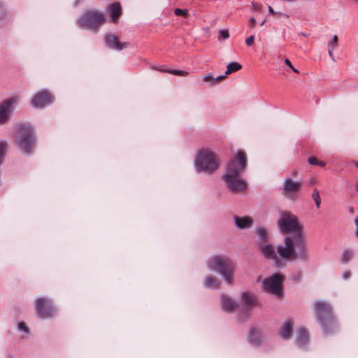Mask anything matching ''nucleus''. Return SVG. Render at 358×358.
<instances>
[{
    "label": "nucleus",
    "instance_id": "obj_31",
    "mask_svg": "<svg viewBox=\"0 0 358 358\" xmlns=\"http://www.w3.org/2000/svg\"><path fill=\"white\" fill-rule=\"evenodd\" d=\"M308 162L309 164L312 165H317L319 166L323 167L325 166V163L323 162H320L318 159L315 157H310L308 158Z\"/></svg>",
    "mask_w": 358,
    "mask_h": 358
},
{
    "label": "nucleus",
    "instance_id": "obj_14",
    "mask_svg": "<svg viewBox=\"0 0 358 358\" xmlns=\"http://www.w3.org/2000/svg\"><path fill=\"white\" fill-rule=\"evenodd\" d=\"M258 251L266 259H273L275 264L278 265V257L275 252V248L270 243H265L258 245Z\"/></svg>",
    "mask_w": 358,
    "mask_h": 358
},
{
    "label": "nucleus",
    "instance_id": "obj_38",
    "mask_svg": "<svg viewBox=\"0 0 358 358\" xmlns=\"http://www.w3.org/2000/svg\"><path fill=\"white\" fill-rule=\"evenodd\" d=\"M268 12H269V13H272L273 15L279 14V15H285L287 17H289L287 15H286V14H283V13H281V12H278V13H277V12H275V11L273 10V8H272L271 6H269L268 7Z\"/></svg>",
    "mask_w": 358,
    "mask_h": 358
},
{
    "label": "nucleus",
    "instance_id": "obj_13",
    "mask_svg": "<svg viewBox=\"0 0 358 358\" xmlns=\"http://www.w3.org/2000/svg\"><path fill=\"white\" fill-rule=\"evenodd\" d=\"M17 101V97L5 99L0 104V124H4L10 117L13 106Z\"/></svg>",
    "mask_w": 358,
    "mask_h": 358
},
{
    "label": "nucleus",
    "instance_id": "obj_42",
    "mask_svg": "<svg viewBox=\"0 0 358 358\" xmlns=\"http://www.w3.org/2000/svg\"><path fill=\"white\" fill-rule=\"evenodd\" d=\"M285 64L288 66L289 67H290L292 64L290 62V60L289 59H285Z\"/></svg>",
    "mask_w": 358,
    "mask_h": 358
},
{
    "label": "nucleus",
    "instance_id": "obj_22",
    "mask_svg": "<svg viewBox=\"0 0 358 358\" xmlns=\"http://www.w3.org/2000/svg\"><path fill=\"white\" fill-rule=\"evenodd\" d=\"M257 234L258 236L257 240V246L262 244L267 243L268 234L266 229L263 227H258L257 229Z\"/></svg>",
    "mask_w": 358,
    "mask_h": 358
},
{
    "label": "nucleus",
    "instance_id": "obj_21",
    "mask_svg": "<svg viewBox=\"0 0 358 358\" xmlns=\"http://www.w3.org/2000/svg\"><path fill=\"white\" fill-rule=\"evenodd\" d=\"M308 341V336L306 331L303 329H298L296 332V343L299 346H304Z\"/></svg>",
    "mask_w": 358,
    "mask_h": 358
},
{
    "label": "nucleus",
    "instance_id": "obj_5",
    "mask_svg": "<svg viewBox=\"0 0 358 358\" xmlns=\"http://www.w3.org/2000/svg\"><path fill=\"white\" fill-rule=\"evenodd\" d=\"M194 165L198 172L213 173L218 169L220 161L215 153L210 149H203L198 153Z\"/></svg>",
    "mask_w": 358,
    "mask_h": 358
},
{
    "label": "nucleus",
    "instance_id": "obj_36",
    "mask_svg": "<svg viewBox=\"0 0 358 358\" xmlns=\"http://www.w3.org/2000/svg\"><path fill=\"white\" fill-rule=\"evenodd\" d=\"M257 24V20L254 17H250L248 21V26L252 29L255 28Z\"/></svg>",
    "mask_w": 358,
    "mask_h": 358
},
{
    "label": "nucleus",
    "instance_id": "obj_23",
    "mask_svg": "<svg viewBox=\"0 0 358 358\" xmlns=\"http://www.w3.org/2000/svg\"><path fill=\"white\" fill-rule=\"evenodd\" d=\"M204 286L210 289H217L220 287V282L214 276H207L204 280Z\"/></svg>",
    "mask_w": 358,
    "mask_h": 358
},
{
    "label": "nucleus",
    "instance_id": "obj_34",
    "mask_svg": "<svg viewBox=\"0 0 358 358\" xmlns=\"http://www.w3.org/2000/svg\"><path fill=\"white\" fill-rule=\"evenodd\" d=\"M18 329L20 331H24V333L29 332L27 327L26 326L25 323L22 322L18 323Z\"/></svg>",
    "mask_w": 358,
    "mask_h": 358
},
{
    "label": "nucleus",
    "instance_id": "obj_28",
    "mask_svg": "<svg viewBox=\"0 0 358 358\" xmlns=\"http://www.w3.org/2000/svg\"><path fill=\"white\" fill-rule=\"evenodd\" d=\"M7 142L5 141H0V166L2 164L3 158L6 153Z\"/></svg>",
    "mask_w": 358,
    "mask_h": 358
},
{
    "label": "nucleus",
    "instance_id": "obj_15",
    "mask_svg": "<svg viewBox=\"0 0 358 358\" xmlns=\"http://www.w3.org/2000/svg\"><path fill=\"white\" fill-rule=\"evenodd\" d=\"M104 41L108 48L122 50L129 46L128 42L120 43L117 37L112 34H108L104 38Z\"/></svg>",
    "mask_w": 358,
    "mask_h": 358
},
{
    "label": "nucleus",
    "instance_id": "obj_24",
    "mask_svg": "<svg viewBox=\"0 0 358 358\" xmlns=\"http://www.w3.org/2000/svg\"><path fill=\"white\" fill-rule=\"evenodd\" d=\"M241 300H242L243 303L248 307H251L256 303L255 299L249 292L242 293Z\"/></svg>",
    "mask_w": 358,
    "mask_h": 358
},
{
    "label": "nucleus",
    "instance_id": "obj_32",
    "mask_svg": "<svg viewBox=\"0 0 358 358\" xmlns=\"http://www.w3.org/2000/svg\"><path fill=\"white\" fill-rule=\"evenodd\" d=\"M338 36L336 35H334L333 36L332 41L329 42L328 48L336 49V48L338 46Z\"/></svg>",
    "mask_w": 358,
    "mask_h": 358
},
{
    "label": "nucleus",
    "instance_id": "obj_2",
    "mask_svg": "<svg viewBox=\"0 0 358 358\" xmlns=\"http://www.w3.org/2000/svg\"><path fill=\"white\" fill-rule=\"evenodd\" d=\"M276 250L280 257L285 259L305 262L310 257L305 234L287 236L285 245H278Z\"/></svg>",
    "mask_w": 358,
    "mask_h": 358
},
{
    "label": "nucleus",
    "instance_id": "obj_10",
    "mask_svg": "<svg viewBox=\"0 0 358 358\" xmlns=\"http://www.w3.org/2000/svg\"><path fill=\"white\" fill-rule=\"evenodd\" d=\"M282 276L275 273L264 280L263 288L266 292L280 297L282 293Z\"/></svg>",
    "mask_w": 358,
    "mask_h": 358
},
{
    "label": "nucleus",
    "instance_id": "obj_6",
    "mask_svg": "<svg viewBox=\"0 0 358 358\" xmlns=\"http://www.w3.org/2000/svg\"><path fill=\"white\" fill-rule=\"evenodd\" d=\"M15 142L25 154H29L34 148L35 139L33 129L26 124H19L16 127Z\"/></svg>",
    "mask_w": 358,
    "mask_h": 358
},
{
    "label": "nucleus",
    "instance_id": "obj_27",
    "mask_svg": "<svg viewBox=\"0 0 358 358\" xmlns=\"http://www.w3.org/2000/svg\"><path fill=\"white\" fill-rule=\"evenodd\" d=\"M225 78V76H219L216 78H213L211 73H208L203 76V80L204 82H210L211 84H215L216 81L222 80Z\"/></svg>",
    "mask_w": 358,
    "mask_h": 358
},
{
    "label": "nucleus",
    "instance_id": "obj_49",
    "mask_svg": "<svg viewBox=\"0 0 358 358\" xmlns=\"http://www.w3.org/2000/svg\"><path fill=\"white\" fill-rule=\"evenodd\" d=\"M297 173H298V172L296 171H293L294 175H296Z\"/></svg>",
    "mask_w": 358,
    "mask_h": 358
},
{
    "label": "nucleus",
    "instance_id": "obj_45",
    "mask_svg": "<svg viewBox=\"0 0 358 358\" xmlns=\"http://www.w3.org/2000/svg\"><path fill=\"white\" fill-rule=\"evenodd\" d=\"M289 68H290V69H291L294 72L297 73H299V71H298L296 69H295L292 65Z\"/></svg>",
    "mask_w": 358,
    "mask_h": 358
},
{
    "label": "nucleus",
    "instance_id": "obj_50",
    "mask_svg": "<svg viewBox=\"0 0 358 358\" xmlns=\"http://www.w3.org/2000/svg\"><path fill=\"white\" fill-rule=\"evenodd\" d=\"M301 34H302L303 36H306L305 33H302Z\"/></svg>",
    "mask_w": 358,
    "mask_h": 358
},
{
    "label": "nucleus",
    "instance_id": "obj_30",
    "mask_svg": "<svg viewBox=\"0 0 358 358\" xmlns=\"http://www.w3.org/2000/svg\"><path fill=\"white\" fill-rule=\"evenodd\" d=\"M312 199L314 200L316 207L319 208L320 207L321 199L319 191L317 189H313L312 193Z\"/></svg>",
    "mask_w": 358,
    "mask_h": 358
},
{
    "label": "nucleus",
    "instance_id": "obj_44",
    "mask_svg": "<svg viewBox=\"0 0 358 358\" xmlns=\"http://www.w3.org/2000/svg\"><path fill=\"white\" fill-rule=\"evenodd\" d=\"M289 68H290V69H291L294 72L297 73H299V71H298L296 69H295L292 65Z\"/></svg>",
    "mask_w": 358,
    "mask_h": 358
},
{
    "label": "nucleus",
    "instance_id": "obj_16",
    "mask_svg": "<svg viewBox=\"0 0 358 358\" xmlns=\"http://www.w3.org/2000/svg\"><path fill=\"white\" fill-rule=\"evenodd\" d=\"M108 12L111 15V20L113 22H116L122 14V8L119 2L111 3L108 6Z\"/></svg>",
    "mask_w": 358,
    "mask_h": 358
},
{
    "label": "nucleus",
    "instance_id": "obj_35",
    "mask_svg": "<svg viewBox=\"0 0 358 358\" xmlns=\"http://www.w3.org/2000/svg\"><path fill=\"white\" fill-rule=\"evenodd\" d=\"M220 37L222 39H227L229 37V31L227 29H222L220 31Z\"/></svg>",
    "mask_w": 358,
    "mask_h": 358
},
{
    "label": "nucleus",
    "instance_id": "obj_41",
    "mask_svg": "<svg viewBox=\"0 0 358 358\" xmlns=\"http://www.w3.org/2000/svg\"><path fill=\"white\" fill-rule=\"evenodd\" d=\"M350 275H351V273L350 271H345L343 274V279L347 280L350 277Z\"/></svg>",
    "mask_w": 358,
    "mask_h": 358
},
{
    "label": "nucleus",
    "instance_id": "obj_26",
    "mask_svg": "<svg viewBox=\"0 0 358 358\" xmlns=\"http://www.w3.org/2000/svg\"><path fill=\"white\" fill-rule=\"evenodd\" d=\"M241 68H242V66L238 62L229 63L227 66V71L224 76H225V77H226L227 75H229L231 73L236 72V71L240 70Z\"/></svg>",
    "mask_w": 358,
    "mask_h": 358
},
{
    "label": "nucleus",
    "instance_id": "obj_29",
    "mask_svg": "<svg viewBox=\"0 0 358 358\" xmlns=\"http://www.w3.org/2000/svg\"><path fill=\"white\" fill-rule=\"evenodd\" d=\"M352 257V252L349 250H345L341 255V260L343 264H347Z\"/></svg>",
    "mask_w": 358,
    "mask_h": 358
},
{
    "label": "nucleus",
    "instance_id": "obj_37",
    "mask_svg": "<svg viewBox=\"0 0 358 358\" xmlns=\"http://www.w3.org/2000/svg\"><path fill=\"white\" fill-rule=\"evenodd\" d=\"M254 41L255 36L252 35L245 39V43L248 46H251L254 43Z\"/></svg>",
    "mask_w": 358,
    "mask_h": 358
},
{
    "label": "nucleus",
    "instance_id": "obj_4",
    "mask_svg": "<svg viewBox=\"0 0 358 358\" xmlns=\"http://www.w3.org/2000/svg\"><path fill=\"white\" fill-rule=\"evenodd\" d=\"M278 227L280 231L289 234L287 236L304 234L303 224L299 222L298 217L294 214L290 212L283 211L280 213Z\"/></svg>",
    "mask_w": 358,
    "mask_h": 358
},
{
    "label": "nucleus",
    "instance_id": "obj_46",
    "mask_svg": "<svg viewBox=\"0 0 358 358\" xmlns=\"http://www.w3.org/2000/svg\"><path fill=\"white\" fill-rule=\"evenodd\" d=\"M266 22V20H264L261 23L259 24L260 26H263Z\"/></svg>",
    "mask_w": 358,
    "mask_h": 358
},
{
    "label": "nucleus",
    "instance_id": "obj_39",
    "mask_svg": "<svg viewBox=\"0 0 358 358\" xmlns=\"http://www.w3.org/2000/svg\"><path fill=\"white\" fill-rule=\"evenodd\" d=\"M6 15V11L4 7L0 3V20H2Z\"/></svg>",
    "mask_w": 358,
    "mask_h": 358
},
{
    "label": "nucleus",
    "instance_id": "obj_47",
    "mask_svg": "<svg viewBox=\"0 0 358 358\" xmlns=\"http://www.w3.org/2000/svg\"><path fill=\"white\" fill-rule=\"evenodd\" d=\"M353 164L357 168H358V162H353Z\"/></svg>",
    "mask_w": 358,
    "mask_h": 358
},
{
    "label": "nucleus",
    "instance_id": "obj_48",
    "mask_svg": "<svg viewBox=\"0 0 358 358\" xmlns=\"http://www.w3.org/2000/svg\"><path fill=\"white\" fill-rule=\"evenodd\" d=\"M356 189H357V190L358 191V180H357V182H356Z\"/></svg>",
    "mask_w": 358,
    "mask_h": 358
},
{
    "label": "nucleus",
    "instance_id": "obj_43",
    "mask_svg": "<svg viewBox=\"0 0 358 358\" xmlns=\"http://www.w3.org/2000/svg\"><path fill=\"white\" fill-rule=\"evenodd\" d=\"M316 182H317V181H316V180H315V178H312V179H310V180L309 183H310V185H314V184H315V183H316Z\"/></svg>",
    "mask_w": 358,
    "mask_h": 358
},
{
    "label": "nucleus",
    "instance_id": "obj_7",
    "mask_svg": "<svg viewBox=\"0 0 358 358\" xmlns=\"http://www.w3.org/2000/svg\"><path fill=\"white\" fill-rule=\"evenodd\" d=\"M317 322L322 327L325 333H329L335 326L332 308L331 306L323 301H317L313 303Z\"/></svg>",
    "mask_w": 358,
    "mask_h": 358
},
{
    "label": "nucleus",
    "instance_id": "obj_12",
    "mask_svg": "<svg viewBox=\"0 0 358 358\" xmlns=\"http://www.w3.org/2000/svg\"><path fill=\"white\" fill-rule=\"evenodd\" d=\"M53 102V97L47 90H43L36 93L31 104L34 108H42Z\"/></svg>",
    "mask_w": 358,
    "mask_h": 358
},
{
    "label": "nucleus",
    "instance_id": "obj_20",
    "mask_svg": "<svg viewBox=\"0 0 358 358\" xmlns=\"http://www.w3.org/2000/svg\"><path fill=\"white\" fill-rule=\"evenodd\" d=\"M294 323L291 320H287L285 322L282 329L280 331V337L284 339H288L292 332Z\"/></svg>",
    "mask_w": 358,
    "mask_h": 358
},
{
    "label": "nucleus",
    "instance_id": "obj_11",
    "mask_svg": "<svg viewBox=\"0 0 358 358\" xmlns=\"http://www.w3.org/2000/svg\"><path fill=\"white\" fill-rule=\"evenodd\" d=\"M36 311L41 319H49L55 312L51 300L45 297H40L36 301Z\"/></svg>",
    "mask_w": 358,
    "mask_h": 358
},
{
    "label": "nucleus",
    "instance_id": "obj_19",
    "mask_svg": "<svg viewBox=\"0 0 358 358\" xmlns=\"http://www.w3.org/2000/svg\"><path fill=\"white\" fill-rule=\"evenodd\" d=\"M262 340V334L258 329H252L250 331L248 341L250 344L257 345L261 343Z\"/></svg>",
    "mask_w": 358,
    "mask_h": 358
},
{
    "label": "nucleus",
    "instance_id": "obj_1",
    "mask_svg": "<svg viewBox=\"0 0 358 358\" xmlns=\"http://www.w3.org/2000/svg\"><path fill=\"white\" fill-rule=\"evenodd\" d=\"M246 167V154L242 150H238L234 158L228 162L226 172L222 176L223 180L232 192H242L246 189L247 184L241 177Z\"/></svg>",
    "mask_w": 358,
    "mask_h": 358
},
{
    "label": "nucleus",
    "instance_id": "obj_9",
    "mask_svg": "<svg viewBox=\"0 0 358 358\" xmlns=\"http://www.w3.org/2000/svg\"><path fill=\"white\" fill-rule=\"evenodd\" d=\"M302 187L301 180L295 181L291 178H285L281 187L282 194L288 200L296 201L299 198Z\"/></svg>",
    "mask_w": 358,
    "mask_h": 358
},
{
    "label": "nucleus",
    "instance_id": "obj_3",
    "mask_svg": "<svg viewBox=\"0 0 358 358\" xmlns=\"http://www.w3.org/2000/svg\"><path fill=\"white\" fill-rule=\"evenodd\" d=\"M208 269L218 272L228 285L231 284L234 272V264L231 260L222 256H215L207 263Z\"/></svg>",
    "mask_w": 358,
    "mask_h": 358
},
{
    "label": "nucleus",
    "instance_id": "obj_33",
    "mask_svg": "<svg viewBox=\"0 0 358 358\" xmlns=\"http://www.w3.org/2000/svg\"><path fill=\"white\" fill-rule=\"evenodd\" d=\"M174 13L177 16H186L187 15V10L176 8Z\"/></svg>",
    "mask_w": 358,
    "mask_h": 358
},
{
    "label": "nucleus",
    "instance_id": "obj_8",
    "mask_svg": "<svg viewBox=\"0 0 358 358\" xmlns=\"http://www.w3.org/2000/svg\"><path fill=\"white\" fill-rule=\"evenodd\" d=\"M105 20L102 13L96 10H87L79 18L80 27L92 30L96 29Z\"/></svg>",
    "mask_w": 358,
    "mask_h": 358
},
{
    "label": "nucleus",
    "instance_id": "obj_25",
    "mask_svg": "<svg viewBox=\"0 0 358 358\" xmlns=\"http://www.w3.org/2000/svg\"><path fill=\"white\" fill-rule=\"evenodd\" d=\"M155 69L161 72H166L171 74H173L176 76H186L188 74V72L186 71H182V70H167L164 68V66H157L154 68Z\"/></svg>",
    "mask_w": 358,
    "mask_h": 358
},
{
    "label": "nucleus",
    "instance_id": "obj_40",
    "mask_svg": "<svg viewBox=\"0 0 358 358\" xmlns=\"http://www.w3.org/2000/svg\"><path fill=\"white\" fill-rule=\"evenodd\" d=\"M328 50H329V57L331 58V59L333 61H335V59H334V55H333V52H334L335 49L328 48Z\"/></svg>",
    "mask_w": 358,
    "mask_h": 358
},
{
    "label": "nucleus",
    "instance_id": "obj_18",
    "mask_svg": "<svg viewBox=\"0 0 358 358\" xmlns=\"http://www.w3.org/2000/svg\"><path fill=\"white\" fill-rule=\"evenodd\" d=\"M221 304L222 309L227 312H231L238 304L233 301L230 297L227 295L221 296Z\"/></svg>",
    "mask_w": 358,
    "mask_h": 358
},
{
    "label": "nucleus",
    "instance_id": "obj_17",
    "mask_svg": "<svg viewBox=\"0 0 358 358\" xmlns=\"http://www.w3.org/2000/svg\"><path fill=\"white\" fill-rule=\"evenodd\" d=\"M234 222L238 229H248L252 226L253 220L249 217H234Z\"/></svg>",
    "mask_w": 358,
    "mask_h": 358
}]
</instances>
